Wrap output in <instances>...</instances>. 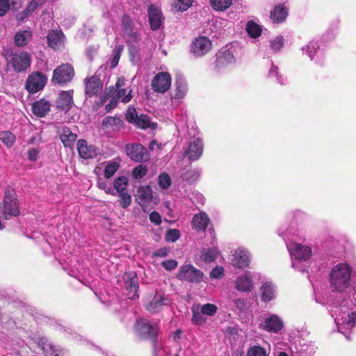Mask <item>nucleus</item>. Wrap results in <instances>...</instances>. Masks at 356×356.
Returning a JSON list of instances; mask_svg holds the SVG:
<instances>
[{
    "mask_svg": "<svg viewBox=\"0 0 356 356\" xmlns=\"http://www.w3.org/2000/svg\"><path fill=\"white\" fill-rule=\"evenodd\" d=\"M211 6L216 11H225L232 4V0H209Z\"/></svg>",
    "mask_w": 356,
    "mask_h": 356,
    "instance_id": "obj_37",
    "label": "nucleus"
},
{
    "mask_svg": "<svg viewBox=\"0 0 356 356\" xmlns=\"http://www.w3.org/2000/svg\"><path fill=\"white\" fill-rule=\"evenodd\" d=\"M47 38L49 45L53 49L59 48L65 42V35L59 30L49 31Z\"/></svg>",
    "mask_w": 356,
    "mask_h": 356,
    "instance_id": "obj_27",
    "label": "nucleus"
},
{
    "mask_svg": "<svg viewBox=\"0 0 356 356\" xmlns=\"http://www.w3.org/2000/svg\"><path fill=\"white\" fill-rule=\"evenodd\" d=\"M124 287L129 292V299L138 298V279L136 273L134 271L125 273L123 276Z\"/></svg>",
    "mask_w": 356,
    "mask_h": 356,
    "instance_id": "obj_13",
    "label": "nucleus"
},
{
    "mask_svg": "<svg viewBox=\"0 0 356 356\" xmlns=\"http://www.w3.org/2000/svg\"><path fill=\"white\" fill-rule=\"evenodd\" d=\"M9 9V0H0V16L5 15Z\"/></svg>",
    "mask_w": 356,
    "mask_h": 356,
    "instance_id": "obj_59",
    "label": "nucleus"
},
{
    "mask_svg": "<svg viewBox=\"0 0 356 356\" xmlns=\"http://www.w3.org/2000/svg\"><path fill=\"white\" fill-rule=\"evenodd\" d=\"M211 42L204 36H200L195 39L191 45V52L195 57L205 55L211 49Z\"/></svg>",
    "mask_w": 356,
    "mask_h": 356,
    "instance_id": "obj_14",
    "label": "nucleus"
},
{
    "mask_svg": "<svg viewBox=\"0 0 356 356\" xmlns=\"http://www.w3.org/2000/svg\"><path fill=\"white\" fill-rule=\"evenodd\" d=\"M76 148L79 156L84 159L95 158L99 154V149L96 147L88 145L85 140H79Z\"/></svg>",
    "mask_w": 356,
    "mask_h": 356,
    "instance_id": "obj_22",
    "label": "nucleus"
},
{
    "mask_svg": "<svg viewBox=\"0 0 356 356\" xmlns=\"http://www.w3.org/2000/svg\"><path fill=\"white\" fill-rule=\"evenodd\" d=\"M147 172V168L143 165H139L134 168L131 175L135 179H142L146 175Z\"/></svg>",
    "mask_w": 356,
    "mask_h": 356,
    "instance_id": "obj_46",
    "label": "nucleus"
},
{
    "mask_svg": "<svg viewBox=\"0 0 356 356\" xmlns=\"http://www.w3.org/2000/svg\"><path fill=\"white\" fill-rule=\"evenodd\" d=\"M224 275V269L221 266L215 267L210 273L211 278L219 279Z\"/></svg>",
    "mask_w": 356,
    "mask_h": 356,
    "instance_id": "obj_58",
    "label": "nucleus"
},
{
    "mask_svg": "<svg viewBox=\"0 0 356 356\" xmlns=\"http://www.w3.org/2000/svg\"><path fill=\"white\" fill-rule=\"evenodd\" d=\"M39 150L36 148H31L28 152V159L31 161H35L38 159Z\"/></svg>",
    "mask_w": 356,
    "mask_h": 356,
    "instance_id": "obj_61",
    "label": "nucleus"
},
{
    "mask_svg": "<svg viewBox=\"0 0 356 356\" xmlns=\"http://www.w3.org/2000/svg\"><path fill=\"white\" fill-rule=\"evenodd\" d=\"M192 313L191 321L194 325H200L206 323L207 318L204 316V314H202L199 307H193Z\"/></svg>",
    "mask_w": 356,
    "mask_h": 356,
    "instance_id": "obj_39",
    "label": "nucleus"
},
{
    "mask_svg": "<svg viewBox=\"0 0 356 356\" xmlns=\"http://www.w3.org/2000/svg\"><path fill=\"white\" fill-rule=\"evenodd\" d=\"M302 51L304 54H306L312 60L315 59L316 57V60L318 57L322 55V51L320 49V44L318 42L312 40L309 42V44L302 47Z\"/></svg>",
    "mask_w": 356,
    "mask_h": 356,
    "instance_id": "obj_30",
    "label": "nucleus"
},
{
    "mask_svg": "<svg viewBox=\"0 0 356 356\" xmlns=\"http://www.w3.org/2000/svg\"><path fill=\"white\" fill-rule=\"evenodd\" d=\"M288 15L285 7L282 5L277 6L270 13V19L273 22L280 23L285 20Z\"/></svg>",
    "mask_w": 356,
    "mask_h": 356,
    "instance_id": "obj_34",
    "label": "nucleus"
},
{
    "mask_svg": "<svg viewBox=\"0 0 356 356\" xmlns=\"http://www.w3.org/2000/svg\"><path fill=\"white\" fill-rule=\"evenodd\" d=\"M97 186L100 189L104 190L107 194H115V190L104 181L99 180Z\"/></svg>",
    "mask_w": 356,
    "mask_h": 356,
    "instance_id": "obj_56",
    "label": "nucleus"
},
{
    "mask_svg": "<svg viewBox=\"0 0 356 356\" xmlns=\"http://www.w3.org/2000/svg\"><path fill=\"white\" fill-rule=\"evenodd\" d=\"M0 140L7 147H11L15 143L16 137L9 131H0Z\"/></svg>",
    "mask_w": 356,
    "mask_h": 356,
    "instance_id": "obj_38",
    "label": "nucleus"
},
{
    "mask_svg": "<svg viewBox=\"0 0 356 356\" xmlns=\"http://www.w3.org/2000/svg\"><path fill=\"white\" fill-rule=\"evenodd\" d=\"M176 90L174 95V98L182 99L184 98L188 91L187 83L185 78L181 75H178L175 80Z\"/></svg>",
    "mask_w": 356,
    "mask_h": 356,
    "instance_id": "obj_32",
    "label": "nucleus"
},
{
    "mask_svg": "<svg viewBox=\"0 0 356 356\" xmlns=\"http://www.w3.org/2000/svg\"><path fill=\"white\" fill-rule=\"evenodd\" d=\"M246 31L252 38H254L259 37L261 33L260 26L252 21L248 22Z\"/></svg>",
    "mask_w": 356,
    "mask_h": 356,
    "instance_id": "obj_43",
    "label": "nucleus"
},
{
    "mask_svg": "<svg viewBox=\"0 0 356 356\" xmlns=\"http://www.w3.org/2000/svg\"><path fill=\"white\" fill-rule=\"evenodd\" d=\"M193 3V0H176L175 8L179 11L186 10Z\"/></svg>",
    "mask_w": 356,
    "mask_h": 356,
    "instance_id": "obj_52",
    "label": "nucleus"
},
{
    "mask_svg": "<svg viewBox=\"0 0 356 356\" xmlns=\"http://www.w3.org/2000/svg\"><path fill=\"white\" fill-rule=\"evenodd\" d=\"M128 186V179L126 177H119L114 181V190L118 193L125 192Z\"/></svg>",
    "mask_w": 356,
    "mask_h": 356,
    "instance_id": "obj_41",
    "label": "nucleus"
},
{
    "mask_svg": "<svg viewBox=\"0 0 356 356\" xmlns=\"http://www.w3.org/2000/svg\"><path fill=\"white\" fill-rule=\"evenodd\" d=\"M33 33L31 31H19L14 38L15 44L17 47H24L29 44L32 38Z\"/></svg>",
    "mask_w": 356,
    "mask_h": 356,
    "instance_id": "obj_33",
    "label": "nucleus"
},
{
    "mask_svg": "<svg viewBox=\"0 0 356 356\" xmlns=\"http://www.w3.org/2000/svg\"><path fill=\"white\" fill-rule=\"evenodd\" d=\"M119 164L115 161L109 162L105 167L104 176L106 178L109 179L118 170Z\"/></svg>",
    "mask_w": 356,
    "mask_h": 356,
    "instance_id": "obj_45",
    "label": "nucleus"
},
{
    "mask_svg": "<svg viewBox=\"0 0 356 356\" xmlns=\"http://www.w3.org/2000/svg\"><path fill=\"white\" fill-rule=\"evenodd\" d=\"M132 25L133 22L131 19L127 15H124L122 19V26L123 31L129 35L134 38H136V33H132Z\"/></svg>",
    "mask_w": 356,
    "mask_h": 356,
    "instance_id": "obj_42",
    "label": "nucleus"
},
{
    "mask_svg": "<svg viewBox=\"0 0 356 356\" xmlns=\"http://www.w3.org/2000/svg\"><path fill=\"white\" fill-rule=\"evenodd\" d=\"M102 88L103 83L100 78L95 74L85 79V92L89 97L100 93Z\"/></svg>",
    "mask_w": 356,
    "mask_h": 356,
    "instance_id": "obj_19",
    "label": "nucleus"
},
{
    "mask_svg": "<svg viewBox=\"0 0 356 356\" xmlns=\"http://www.w3.org/2000/svg\"><path fill=\"white\" fill-rule=\"evenodd\" d=\"M77 138V135L72 133L70 128L65 127L60 134V139L65 147L72 148Z\"/></svg>",
    "mask_w": 356,
    "mask_h": 356,
    "instance_id": "obj_31",
    "label": "nucleus"
},
{
    "mask_svg": "<svg viewBox=\"0 0 356 356\" xmlns=\"http://www.w3.org/2000/svg\"><path fill=\"white\" fill-rule=\"evenodd\" d=\"M158 184L162 189H167L171 185V179L167 173L163 172L159 176Z\"/></svg>",
    "mask_w": 356,
    "mask_h": 356,
    "instance_id": "obj_47",
    "label": "nucleus"
},
{
    "mask_svg": "<svg viewBox=\"0 0 356 356\" xmlns=\"http://www.w3.org/2000/svg\"><path fill=\"white\" fill-rule=\"evenodd\" d=\"M126 119L129 123H131L136 127L143 129L148 128L154 129L157 126L156 123L151 122L148 115L145 114L138 115L135 107L132 106H129L127 108Z\"/></svg>",
    "mask_w": 356,
    "mask_h": 356,
    "instance_id": "obj_7",
    "label": "nucleus"
},
{
    "mask_svg": "<svg viewBox=\"0 0 356 356\" xmlns=\"http://www.w3.org/2000/svg\"><path fill=\"white\" fill-rule=\"evenodd\" d=\"M6 60L8 65L17 73L26 72L31 65V55L26 51L8 54Z\"/></svg>",
    "mask_w": 356,
    "mask_h": 356,
    "instance_id": "obj_6",
    "label": "nucleus"
},
{
    "mask_svg": "<svg viewBox=\"0 0 356 356\" xmlns=\"http://www.w3.org/2000/svg\"><path fill=\"white\" fill-rule=\"evenodd\" d=\"M354 303L350 300H343L339 305L333 307L330 313L334 317L338 325L339 332L342 330H349L355 326L356 323V313L353 310Z\"/></svg>",
    "mask_w": 356,
    "mask_h": 356,
    "instance_id": "obj_2",
    "label": "nucleus"
},
{
    "mask_svg": "<svg viewBox=\"0 0 356 356\" xmlns=\"http://www.w3.org/2000/svg\"><path fill=\"white\" fill-rule=\"evenodd\" d=\"M171 81L172 79L168 72H159L152 80V89L155 92L164 94L170 89L171 86Z\"/></svg>",
    "mask_w": 356,
    "mask_h": 356,
    "instance_id": "obj_11",
    "label": "nucleus"
},
{
    "mask_svg": "<svg viewBox=\"0 0 356 356\" xmlns=\"http://www.w3.org/2000/svg\"><path fill=\"white\" fill-rule=\"evenodd\" d=\"M209 222L210 219L207 214L200 212L193 216L191 225L193 229L197 232H205Z\"/></svg>",
    "mask_w": 356,
    "mask_h": 356,
    "instance_id": "obj_24",
    "label": "nucleus"
},
{
    "mask_svg": "<svg viewBox=\"0 0 356 356\" xmlns=\"http://www.w3.org/2000/svg\"><path fill=\"white\" fill-rule=\"evenodd\" d=\"M131 90L129 92L128 94H127L126 89H119L117 91L116 95L115 96L117 99H122L121 101L124 104H127L129 102L132 98V95L131 94Z\"/></svg>",
    "mask_w": 356,
    "mask_h": 356,
    "instance_id": "obj_49",
    "label": "nucleus"
},
{
    "mask_svg": "<svg viewBox=\"0 0 356 356\" xmlns=\"http://www.w3.org/2000/svg\"><path fill=\"white\" fill-rule=\"evenodd\" d=\"M123 49L124 46L120 44L113 49V56L110 60L111 68H114L118 65Z\"/></svg>",
    "mask_w": 356,
    "mask_h": 356,
    "instance_id": "obj_44",
    "label": "nucleus"
},
{
    "mask_svg": "<svg viewBox=\"0 0 356 356\" xmlns=\"http://www.w3.org/2000/svg\"><path fill=\"white\" fill-rule=\"evenodd\" d=\"M203 152V144L200 138H194L188 147L187 154L189 159L197 160L198 159Z\"/></svg>",
    "mask_w": 356,
    "mask_h": 356,
    "instance_id": "obj_26",
    "label": "nucleus"
},
{
    "mask_svg": "<svg viewBox=\"0 0 356 356\" xmlns=\"http://www.w3.org/2000/svg\"><path fill=\"white\" fill-rule=\"evenodd\" d=\"M47 81V77L40 72H33L27 77L25 89L28 92L34 94L42 90Z\"/></svg>",
    "mask_w": 356,
    "mask_h": 356,
    "instance_id": "obj_8",
    "label": "nucleus"
},
{
    "mask_svg": "<svg viewBox=\"0 0 356 356\" xmlns=\"http://www.w3.org/2000/svg\"><path fill=\"white\" fill-rule=\"evenodd\" d=\"M74 76V69L70 64H63L57 67L53 72L51 81L63 86L71 81Z\"/></svg>",
    "mask_w": 356,
    "mask_h": 356,
    "instance_id": "obj_9",
    "label": "nucleus"
},
{
    "mask_svg": "<svg viewBox=\"0 0 356 356\" xmlns=\"http://www.w3.org/2000/svg\"><path fill=\"white\" fill-rule=\"evenodd\" d=\"M199 177V174L195 170H189L185 173V178L187 179H196Z\"/></svg>",
    "mask_w": 356,
    "mask_h": 356,
    "instance_id": "obj_64",
    "label": "nucleus"
},
{
    "mask_svg": "<svg viewBox=\"0 0 356 356\" xmlns=\"http://www.w3.org/2000/svg\"><path fill=\"white\" fill-rule=\"evenodd\" d=\"M268 355L269 353L264 348L254 345L248 348L246 356H268Z\"/></svg>",
    "mask_w": 356,
    "mask_h": 356,
    "instance_id": "obj_40",
    "label": "nucleus"
},
{
    "mask_svg": "<svg viewBox=\"0 0 356 356\" xmlns=\"http://www.w3.org/2000/svg\"><path fill=\"white\" fill-rule=\"evenodd\" d=\"M180 237V232L177 229H172L167 232L165 235V240L168 242H175Z\"/></svg>",
    "mask_w": 356,
    "mask_h": 356,
    "instance_id": "obj_50",
    "label": "nucleus"
},
{
    "mask_svg": "<svg viewBox=\"0 0 356 356\" xmlns=\"http://www.w3.org/2000/svg\"><path fill=\"white\" fill-rule=\"evenodd\" d=\"M126 151L130 159L136 162L147 161L150 156L147 148L138 143L127 145Z\"/></svg>",
    "mask_w": 356,
    "mask_h": 356,
    "instance_id": "obj_12",
    "label": "nucleus"
},
{
    "mask_svg": "<svg viewBox=\"0 0 356 356\" xmlns=\"http://www.w3.org/2000/svg\"><path fill=\"white\" fill-rule=\"evenodd\" d=\"M233 266L238 268H244L249 266L250 254L244 248H239L235 250L232 260Z\"/></svg>",
    "mask_w": 356,
    "mask_h": 356,
    "instance_id": "obj_21",
    "label": "nucleus"
},
{
    "mask_svg": "<svg viewBox=\"0 0 356 356\" xmlns=\"http://www.w3.org/2000/svg\"><path fill=\"white\" fill-rule=\"evenodd\" d=\"M254 273L246 271L244 274L238 277L235 281V288L238 291L244 293L252 291L254 288L252 277Z\"/></svg>",
    "mask_w": 356,
    "mask_h": 356,
    "instance_id": "obj_18",
    "label": "nucleus"
},
{
    "mask_svg": "<svg viewBox=\"0 0 356 356\" xmlns=\"http://www.w3.org/2000/svg\"><path fill=\"white\" fill-rule=\"evenodd\" d=\"M135 197L143 211H145L147 205L152 202L153 198L151 187L149 186H140L137 189Z\"/></svg>",
    "mask_w": 356,
    "mask_h": 356,
    "instance_id": "obj_20",
    "label": "nucleus"
},
{
    "mask_svg": "<svg viewBox=\"0 0 356 356\" xmlns=\"http://www.w3.org/2000/svg\"><path fill=\"white\" fill-rule=\"evenodd\" d=\"M134 328L139 338L152 341L154 356H161L163 350L161 343L159 342L158 324L145 318H138Z\"/></svg>",
    "mask_w": 356,
    "mask_h": 356,
    "instance_id": "obj_1",
    "label": "nucleus"
},
{
    "mask_svg": "<svg viewBox=\"0 0 356 356\" xmlns=\"http://www.w3.org/2000/svg\"><path fill=\"white\" fill-rule=\"evenodd\" d=\"M168 299L163 295L156 293L150 302L147 305L146 309L152 312H159L164 305L168 303Z\"/></svg>",
    "mask_w": 356,
    "mask_h": 356,
    "instance_id": "obj_25",
    "label": "nucleus"
},
{
    "mask_svg": "<svg viewBox=\"0 0 356 356\" xmlns=\"http://www.w3.org/2000/svg\"><path fill=\"white\" fill-rule=\"evenodd\" d=\"M31 15V13H28L27 9L25 8L23 11H22L21 13H19L17 15L16 19L19 22H22L24 19H26Z\"/></svg>",
    "mask_w": 356,
    "mask_h": 356,
    "instance_id": "obj_63",
    "label": "nucleus"
},
{
    "mask_svg": "<svg viewBox=\"0 0 356 356\" xmlns=\"http://www.w3.org/2000/svg\"><path fill=\"white\" fill-rule=\"evenodd\" d=\"M42 348L46 356H59L57 350H56L54 347L50 343H43Z\"/></svg>",
    "mask_w": 356,
    "mask_h": 356,
    "instance_id": "obj_55",
    "label": "nucleus"
},
{
    "mask_svg": "<svg viewBox=\"0 0 356 356\" xmlns=\"http://www.w3.org/2000/svg\"><path fill=\"white\" fill-rule=\"evenodd\" d=\"M286 247L291 255L292 267L305 272L306 268L302 262H305L311 258L312 254L311 247L294 241L286 243Z\"/></svg>",
    "mask_w": 356,
    "mask_h": 356,
    "instance_id": "obj_4",
    "label": "nucleus"
},
{
    "mask_svg": "<svg viewBox=\"0 0 356 356\" xmlns=\"http://www.w3.org/2000/svg\"><path fill=\"white\" fill-rule=\"evenodd\" d=\"M261 299L264 302H268L275 298V289L270 282L264 283L261 287Z\"/></svg>",
    "mask_w": 356,
    "mask_h": 356,
    "instance_id": "obj_35",
    "label": "nucleus"
},
{
    "mask_svg": "<svg viewBox=\"0 0 356 356\" xmlns=\"http://www.w3.org/2000/svg\"><path fill=\"white\" fill-rule=\"evenodd\" d=\"M150 27L153 31L159 29L164 21L161 10L155 5H150L147 10Z\"/></svg>",
    "mask_w": 356,
    "mask_h": 356,
    "instance_id": "obj_17",
    "label": "nucleus"
},
{
    "mask_svg": "<svg viewBox=\"0 0 356 356\" xmlns=\"http://www.w3.org/2000/svg\"><path fill=\"white\" fill-rule=\"evenodd\" d=\"M177 277L179 280L199 283L202 281L203 273L193 265H184L179 268Z\"/></svg>",
    "mask_w": 356,
    "mask_h": 356,
    "instance_id": "obj_10",
    "label": "nucleus"
},
{
    "mask_svg": "<svg viewBox=\"0 0 356 356\" xmlns=\"http://www.w3.org/2000/svg\"><path fill=\"white\" fill-rule=\"evenodd\" d=\"M118 104V99L114 97L111 100L108 104L105 106V110L106 112H110L112 109L116 107Z\"/></svg>",
    "mask_w": 356,
    "mask_h": 356,
    "instance_id": "obj_62",
    "label": "nucleus"
},
{
    "mask_svg": "<svg viewBox=\"0 0 356 356\" xmlns=\"http://www.w3.org/2000/svg\"><path fill=\"white\" fill-rule=\"evenodd\" d=\"M50 103L49 101L41 99L32 104V111L38 117H44L50 111Z\"/></svg>",
    "mask_w": 356,
    "mask_h": 356,
    "instance_id": "obj_29",
    "label": "nucleus"
},
{
    "mask_svg": "<svg viewBox=\"0 0 356 356\" xmlns=\"http://www.w3.org/2000/svg\"><path fill=\"white\" fill-rule=\"evenodd\" d=\"M0 213L6 220L19 214V203L15 191L10 187L5 189L3 200L0 204Z\"/></svg>",
    "mask_w": 356,
    "mask_h": 356,
    "instance_id": "obj_5",
    "label": "nucleus"
},
{
    "mask_svg": "<svg viewBox=\"0 0 356 356\" xmlns=\"http://www.w3.org/2000/svg\"><path fill=\"white\" fill-rule=\"evenodd\" d=\"M200 309L201 310L202 314L204 315L213 316L216 313L218 308L213 304L207 303L203 305Z\"/></svg>",
    "mask_w": 356,
    "mask_h": 356,
    "instance_id": "obj_48",
    "label": "nucleus"
},
{
    "mask_svg": "<svg viewBox=\"0 0 356 356\" xmlns=\"http://www.w3.org/2000/svg\"><path fill=\"white\" fill-rule=\"evenodd\" d=\"M177 261L175 259L163 261L161 264L162 266L167 270H172L177 268Z\"/></svg>",
    "mask_w": 356,
    "mask_h": 356,
    "instance_id": "obj_57",
    "label": "nucleus"
},
{
    "mask_svg": "<svg viewBox=\"0 0 356 356\" xmlns=\"http://www.w3.org/2000/svg\"><path fill=\"white\" fill-rule=\"evenodd\" d=\"M73 90L62 91L56 100L58 108L68 111L73 104Z\"/></svg>",
    "mask_w": 356,
    "mask_h": 356,
    "instance_id": "obj_23",
    "label": "nucleus"
},
{
    "mask_svg": "<svg viewBox=\"0 0 356 356\" xmlns=\"http://www.w3.org/2000/svg\"><path fill=\"white\" fill-rule=\"evenodd\" d=\"M283 44L284 40L282 36H277L270 42V47L275 52L280 51Z\"/></svg>",
    "mask_w": 356,
    "mask_h": 356,
    "instance_id": "obj_53",
    "label": "nucleus"
},
{
    "mask_svg": "<svg viewBox=\"0 0 356 356\" xmlns=\"http://www.w3.org/2000/svg\"><path fill=\"white\" fill-rule=\"evenodd\" d=\"M268 75L269 76L272 77V76H275L277 78V81L282 84V85H284L285 84V81H286V79L284 78V77H282L280 74H279V72H278V67L275 65H274L273 64L272 65L270 70H269V72H268Z\"/></svg>",
    "mask_w": 356,
    "mask_h": 356,
    "instance_id": "obj_51",
    "label": "nucleus"
},
{
    "mask_svg": "<svg viewBox=\"0 0 356 356\" xmlns=\"http://www.w3.org/2000/svg\"><path fill=\"white\" fill-rule=\"evenodd\" d=\"M149 220L156 225H159L161 223V217L156 211H153L149 214Z\"/></svg>",
    "mask_w": 356,
    "mask_h": 356,
    "instance_id": "obj_60",
    "label": "nucleus"
},
{
    "mask_svg": "<svg viewBox=\"0 0 356 356\" xmlns=\"http://www.w3.org/2000/svg\"><path fill=\"white\" fill-rule=\"evenodd\" d=\"M234 62L235 58L231 50L221 49L216 54L215 68L218 72H221Z\"/></svg>",
    "mask_w": 356,
    "mask_h": 356,
    "instance_id": "obj_15",
    "label": "nucleus"
},
{
    "mask_svg": "<svg viewBox=\"0 0 356 356\" xmlns=\"http://www.w3.org/2000/svg\"><path fill=\"white\" fill-rule=\"evenodd\" d=\"M102 127L104 130L119 131L123 128L124 122L120 118L107 116L103 120Z\"/></svg>",
    "mask_w": 356,
    "mask_h": 356,
    "instance_id": "obj_28",
    "label": "nucleus"
},
{
    "mask_svg": "<svg viewBox=\"0 0 356 356\" xmlns=\"http://www.w3.org/2000/svg\"><path fill=\"white\" fill-rule=\"evenodd\" d=\"M351 268L347 264L334 266L330 273V283L332 291L343 292L350 285Z\"/></svg>",
    "mask_w": 356,
    "mask_h": 356,
    "instance_id": "obj_3",
    "label": "nucleus"
},
{
    "mask_svg": "<svg viewBox=\"0 0 356 356\" xmlns=\"http://www.w3.org/2000/svg\"><path fill=\"white\" fill-rule=\"evenodd\" d=\"M219 254V251L216 248L204 249L202 252L201 258L207 263H211L216 260Z\"/></svg>",
    "mask_w": 356,
    "mask_h": 356,
    "instance_id": "obj_36",
    "label": "nucleus"
},
{
    "mask_svg": "<svg viewBox=\"0 0 356 356\" xmlns=\"http://www.w3.org/2000/svg\"><path fill=\"white\" fill-rule=\"evenodd\" d=\"M284 326L282 320L276 314H270L264 318L260 327L268 332L277 333Z\"/></svg>",
    "mask_w": 356,
    "mask_h": 356,
    "instance_id": "obj_16",
    "label": "nucleus"
},
{
    "mask_svg": "<svg viewBox=\"0 0 356 356\" xmlns=\"http://www.w3.org/2000/svg\"><path fill=\"white\" fill-rule=\"evenodd\" d=\"M120 194V204L123 208L128 207L131 202V196L126 192Z\"/></svg>",
    "mask_w": 356,
    "mask_h": 356,
    "instance_id": "obj_54",
    "label": "nucleus"
}]
</instances>
